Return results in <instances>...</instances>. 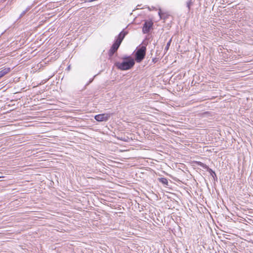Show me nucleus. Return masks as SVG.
I'll return each mask as SVG.
<instances>
[{"label":"nucleus","instance_id":"f257e3e1","mask_svg":"<svg viewBox=\"0 0 253 253\" xmlns=\"http://www.w3.org/2000/svg\"><path fill=\"white\" fill-rule=\"evenodd\" d=\"M124 61L122 62H116L115 66L121 70H127L132 67L134 64V60L131 57H124L122 58Z\"/></svg>","mask_w":253,"mask_h":253},{"label":"nucleus","instance_id":"f03ea898","mask_svg":"<svg viewBox=\"0 0 253 253\" xmlns=\"http://www.w3.org/2000/svg\"><path fill=\"white\" fill-rule=\"evenodd\" d=\"M146 47L142 46L136 51L135 57L137 62H140L144 58L146 54Z\"/></svg>","mask_w":253,"mask_h":253},{"label":"nucleus","instance_id":"7ed1b4c3","mask_svg":"<svg viewBox=\"0 0 253 253\" xmlns=\"http://www.w3.org/2000/svg\"><path fill=\"white\" fill-rule=\"evenodd\" d=\"M110 117L109 114L104 113L97 115L95 116V119L98 122L107 121Z\"/></svg>","mask_w":253,"mask_h":253},{"label":"nucleus","instance_id":"20e7f679","mask_svg":"<svg viewBox=\"0 0 253 253\" xmlns=\"http://www.w3.org/2000/svg\"><path fill=\"white\" fill-rule=\"evenodd\" d=\"M153 25V23L152 21H145L143 25L142 31L143 33L146 34L148 33L150 29H151L152 26Z\"/></svg>","mask_w":253,"mask_h":253},{"label":"nucleus","instance_id":"39448f33","mask_svg":"<svg viewBox=\"0 0 253 253\" xmlns=\"http://www.w3.org/2000/svg\"><path fill=\"white\" fill-rule=\"evenodd\" d=\"M120 41H115L109 50V56H112L116 52L120 45Z\"/></svg>","mask_w":253,"mask_h":253},{"label":"nucleus","instance_id":"423d86ee","mask_svg":"<svg viewBox=\"0 0 253 253\" xmlns=\"http://www.w3.org/2000/svg\"><path fill=\"white\" fill-rule=\"evenodd\" d=\"M126 34V32L124 31L121 32L118 35V38L117 39L116 41H120L121 44Z\"/></svg>","mask_w":253,"mask_h":253},{"label":"nucleus","instance_id":"0eeeda50","mask_svg":"<svg viewBox=\"0 0 253 253\" xmlns=\"http://www.w3.org/2000/svg\"><path fill=\"white\" fill-rule=\"evenodd\" d=\"M10 71V68H5L3 69L0 71V78L4 76L5 75L7 74Z\"/></svg>","mask_w":253,"mask_h":253},{"label":"nucleus","instance_id":"6e6552de","mask_svg":"<svg viewBox=\"0 0 253 253\" xmlns=\"http://www.w3.org/2000/svg\"><path fill=\"white\" fill-rule=\"evenodd\" d=\"M159 180L160 182L162 183L163 184L165 185H168V181L167 178L162 177L159 179Z\"/></svg>","mask_w":253,"mask_h":253},{"label":"nucleus","instance_id":"1a4fd4ad","mask_svg":"<svg viewBox=\"0 0 253 253\" xmlns=\"http://www.w3.org/2000/svg\"><path fill=\"white\" fill-rule=\"evenodd\" d=\"M171 42V39H170L169 40V41L168 42V43L167 44V45H166V47L165 48V50L167 51L169 49V46L170 45Z\"/></svg>","mask_w":253,"mask_h":253},{"label":"nucleus","instance_id":"9d476101","mask_svg":"<svg viewBox=\"0 0 253 253\" xmlns=\"http://www.w3.org/2000/svg\"><path fill=\"white\" fill-rule=\"evenodd\" d=\"M192 4H193V2H192V0H189V1L187 2V7H188V10H190V6H191V5H192Z\"/></svg>","mask_w":253,"mask_h":253},{"label":"nucleus","instance_id":"9b49d317","mask_svg":"<svg viewBox=\"0 0 253 253\" xmlns=\"http://www.w3.org/2000/svg\"><path fill=\"white\" fill-rule=\"evenodd\" d=\"M25 11H24V12L21 14V15H24V14H25Z\"/></svg>","mask_w":253,"mask_h":253},{"label":"nucleus","instance_id":"f8f14e48","mask_svg":"<svg viewBox=\"0 0 253 253\" xmlns=\"http://www.w3.org/2000/svg\"><path fill=\"white\" fill-rule=\"evenodd\" d=\"M159 15H160V16L161 17V11H160L159 12Z\"/></svg>","mask_w":253,"mask_h":253},{"label":"nucleus","instance_id":"ddd939ff","mask_svg":"<svg viewBox=\"0 0 253 253\" xmlns=\"http://www.w3.org/2000/svg\"><path fill=\"white\" fill-rule=\"evenodd\" d=\"M212 172H213V175H216L214 171H212Z\"/></svg>","mask_w":253,"mask_h":253}]
</instances>
